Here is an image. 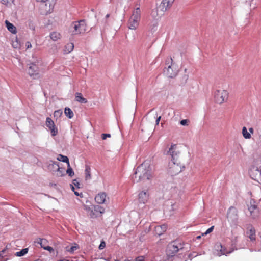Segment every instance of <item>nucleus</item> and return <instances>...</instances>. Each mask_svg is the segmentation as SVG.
I'll return each instance as SVG.
<instances>
[{
  "mask_svg": "<svg viewBox=\"0 0 261 261\" xmlns=\"http://www.w3.org/2000/svg\"><path fill=\"white\" fill-rule=\"evenodd\" d=\"M152 177V171L148 163L144 162L136 169L132 176L134 182L149 180Z\"/></svg>",
  "mask_w": 261,
  "mask_h": 261,
  "instance_id": "f257e3e1",
  "label": "nucleus"
},
{
  "mask_svg": "<svg viewBox=\"0 0 261 261\" xmlns=\"http://www.w3.org/2000/svg\"><path fill=\"white\" fill-rule=\"evenodd\" d=\"M141 11L139 7L136 8L133 11L128 22V27L131 30H136L139 25L141 20Z\"/></svg>",
  "mask_w": 261,
  "mask_h": 261,
  "instance_id": "f03ea898",
  "label": "nucleus"
},
{
  "mask_svg": "<svg viewBox=\"0 0 261 261\" xmlns=\"http://www.w3.org/2000/svg\"><path fill=\"white\" fill-rule=\"evenodd\" d=\"M185 165L181 161H170L169 163L168 171L172 176L176 175L185 169Z\"/></svg>",
  "mask_w": 261,
  "mask_h": 261,
  "instance_id": "7ed1b4c3",
  "label": "nucleus"
},
{
  "mask_svg": "<svg viewBox=\"0 0 261 261\" xmlns=\"http://www.w3.org/2000/svg\"><path fill=\"white\" fill-rule=\"evenodd\" d=\"M166 65L167 67L164 70V72L166 75L171 78L175 77L177 74L178 70L176 65L174 63H173V59L172 58L169 57L167 58L166 60Z\"/></svg>",
  "mask_w": 261,
  "mask_h": 261,
  "instance_id": "20e7f679",
  "label": "nucleus"
},
{
  "mask_svg": "<svg viewBox=\"0 0 261 261\" xmlns=\"http://www.w3.org/2000/svg\"><path fill=\"white\" fill-rule=\"evenodd\" d=\"M183 248V244L179 241H173L167 245L166 250V254L168 256H173Z\"/></svg>",
  "mask_w": 261,
  "mask_h": 261,
  "instance_id": "39448f33",
  "label": "nucleus"
},
{
  "mask_svg": "<svg viewBox=\"0 0 261 261\" xmlns=\"http://www.w3.org/2000/svg\"><path fill=\"white\" fill-rule=\"evenodd\" d=\"M213 95L215 102L218 104H222L227 100L229 94L227 90L220 89L214 91Z\"/></svg>",
  "mask_w": 261,
  "mask_h": 261,
  "instance_id": "423d86ee",
  "label": "nucleus"
},
{
  "mask_svg": "<svg viewBox=\"0 0 261 261\" xmlns=\"http://www.w3.org/2000/svg\"><path fill=\"white\" fill-rule=\"evenodd\" d=\"M87 30V25L85 20L75 21L71 25V31L74 35L84 33Z\"/></svg>",
  "mask_w": 261,
  "mask_h": 261,
  "instance_id": "0eeeda50",
  "label": "nucleus"
},
{
  "mask_svg": "<svg viewBox=\"0 0 261 261\" xmlns=\"http://www.w3.org/2000/svg\"><path fill=\"white\" fill-rule=\"evenodd\" d=\"M56 0H46L40 5V11L41 14L47 15L50 13L54 10L56 4Z\"/></svg>",
  "mask_w": 261,
  "mask_h": 261,
  "instance_id": "6e6552de",
  "label": "nucleus"
},
{
  "mask_svg": "<svg viewBox=\"0 0 261 261\" xmlns=\"http://www.w3.org/2000/svg\"><path fill=\"white\" fill-rule=\"evenodd\" d=\"M250 177L254 180L259 182L261 181V165L259 166L253 165L250 169Z\"/></svg>",
  "mask_w": 261,
  "mask_h": 261,
  "instance_id": "1a4fd4ad",
  "label": "nucleus"
},
{
  "mask_svg": "<svg viewBox=\"0 0 261 261\" xmlns=\"http://www.w3.org/2000/svg\"><path fill=\"white\" fill-rule=\"evenodd\" d=\"M248 209L250 213V216L252 219H256L259 217V208L253 200H250V204L248 205Z\"/></svg>",
  "mask_w": 261,
  "mask_h": 261,
  "instance_id": "9d476101",
  "label": "nucleus"
},
{
  "mask_svg": "<svg viewBox=\"0 0 261 261\" xmlns=\"http://www.w3.org/2000/svg\"><path fill=\"white\" fill-rule=\"evenodd\" d=\"M168 154L171 155V160L173 161H180V152L177 146V145H172L168 151Z\"/></svg>",
  "mask_w": 261,
  "mask_h": 261,
  "instance_id": "9b49d317",
  "label": "nucleus"
},
{
  "mask_svg": "<svg viewBox=\"0 0 261 261\" xmlns=\"http://www.w3.org/2000/svg\"><path fill=\"white\" fill-rule=\"evenodd\" d=\"M227 217L229 221L234 222L238 220V211L233 206L229 207L227 213Z\"/></svg>",
  "mask_w": 261,
  "mask_h": 261,
  "instance_id": "f8f14e48",
  "label": "nucleus"
},
{
  "mask_svg": "<svg viewBox=\"0 0 261 261\" xmlns=\"http://www.w3.org/2000/svg\"><path fill=\"white\" fill-rule=\"evenodd\" d=\"M46 125L50 129L52 136H56L58 134V128L56 126L54 122L49 117H47L46 120Z\"/></svg>",
  "mask_w": 261,
  "mask_h": 261,
  "instance_id": "ddd939ff",
  "label": "nucleus"
},
{
  "mask_svg": "<svg viewBox=\"0 0 261 261\" xmlns=\"http://www.w3.org/2000/svg\"><path fill=\"white\" fill-rule=\"evenodd\" d=\"M215 248L217 251V255L219 256H221L223 255H226L231 252V251H227V249L223 246L220 243L216 244Z\"/></svg>",
  "mask_w": 261,
  "mask_h": 261,
  "instance_id": "4468645a",
  "label": "nucleus"
},
{
  "mask_svg": "<svg viewBox=\"0 0 261 261\" xmlns=\"http://www.w3.org/2000/svg\"><path fill=\"white\" fill-rule=\"evenodd\" d=\"M28 73L31 76L35 78L39 75L38 66L34 63H31L29 65Z\"/></svg>",
  "mask_w": 261,
  "mask_h": 261,
  "instance_id": "2eb2a0df",
  "label": "nucleus"
},
{
  "mask_svg": "<svg viewBox=\"0 0 261 261\" xmlns=\"http://www.w3.org/2000/svg\"><path fill=\"white\" fill-rule=\"evenodd\" d=\"M175 0H162L160 7L161 10L166 11L171 8Z\"/></svg>",
  "mask_w": 261,
  "mask_h": 261,
  "instance_id": "dca6fc26",
  "label": "nucleus"
},
{
  "mask_svg": "<svg viewBox=\"0 0 261 261\" xmlns=\"http://www.w3.org/2000/svg\"><path fill=\"white\" fill-rule=\"evenodd\" d=\"M247 235L251 241H255L256 239L255 230L251 225H249L247 227Z\"/></svg>",
  "mask_w": 261,
  "mask_h": 261,
  "instance_id": "f3484780",
  "label": "nucleus"
},
{
  "mask_svg": "<svg viewBox=\"0 0 261 261\" xmlns=\"http://www.w3.org/2000/svg\"><path fill=\"white\" fill-rule=\"evenodd\" d=\"M149 197V194L147 191H142L138 195V199L140 202L143 204L147 202Z\"/></svg>",
  "mask_w": 261,
  "mask_h": 261,
  "instance_id": "a211bd4d",
  "label": "nucleus"
},
{
  "mask_svg": "<svg viewBox=\"0 0 261 261\" xmlns=\"http://www.w3.org/2000/svg\"><path fill=\"white\" fill-rule=\"evenodd\" d=\"M107 195L105 192L98 193L95 197V201L99 204L104 203L106 200Z\"/></svg>",
  "mask_w": 261,
  "mask_h": 261,
  "instance_id": "6ab92c4d",
  "label": "nucleus"
},
{
  "mask_svg": "<svg viewBox=\"0 0 261 261\" xmlns=\"http://www.w3.org/2000/svg\"><path fill=\"white\" fill-rule=\"evenodd\" d=\"M167 229V226L166 224H163L162 225H159L155 227L154 228V231L155 233L158 235L160 236L164 232L166 231Z\"/></svg>",
  "mask_w": 261,
  "mask_h": 261,
  "instance_id": "aec40b11",
  "label": "nucleus"
},
{
  "mask_svg": "<svg viewBox=\"0 0 261 261\" xmlns=\"http://www.w3.org/2000/svg\"><path fill=\"white\" fill-rule=\"evenodd\" d=\"M6 27L9 32L11 33L16 34L17 32V28L12 23L10 22L8 20H6L5 21Z\"/></svg>",
  "mask_w": 261,
  "mask_h": 261,
  "instance_id": "412c9836",
  "label": "nucleus"
},
{
  "mask_svg": "<svg viewBox=\"0 0 261 261\" xmlns=\"http://www.w3.org/2000/svg\"><path fill=\"white\" fill-rule=\"evenodd\" d=\"M93 211L96 213H99V214H103V213H104L105 210L101 206L98 205H95L94 206L93 210H92V213L93 214V215L92 216L91 215V217H96V216H94L95 214L93 212Z\"/></svg>",
  "mask_w": 261,
  "mask_h": 261,
  "instance_id": "4be33fe9",
  "label": "nucleus"
},
{
  "mask_svg": "<svg viewBox=\"0 0 261 261\" xmlns=\"http://www.w3.org/2000/svg\"><path fill=\"white\" fill-rule=\"evenodd\" d=\"M75 101L82 103H86L87 102V99L83 97L82 94L81 93L79 92L75 93Z\"/></svg>",
  "mask_w": 261,
  "mask_h": 261,
  "instance_id": "5701e85b",
  "label": "nucleus"
},
{
  "mask_svg": "<svg viewBox=\"0 0 261 261\" xmlns=\"http://www.w3.org/2000/svg\"><path fill=\"white\" fill-rule=\"evenodd\" d=\"M53 166L57 169V175L58 176H62L64 175V169L60 168L58 164L54 163Z\"/></svg>",
  "mask_w": 261,
  "mask_h": 261,
  "instance_id": "b1692460",
  "label": "nucleus"
},
{
  "mask_svg": "<svg viewBox=\"0 0 261 261\" xmlns=\"http://www.w3.org/2000/svg\"><path fill=\"white\" fill-rule=\"evenodd\" d=\"M49 36L51 39L54 41H57L61 37L60 33L57 32H53L50 33Z\"/></svg>",
  "mask_w": 261,
  "mask_h": 261,
  "instance_id": "393cba45",
  "label": "nucleus"
},
{
  "mask_svg": "<svg viewBox=\"0 0 261 261\" xmlns=\"http://www.w3.org/2000/svg\"><path fill=\"white\" fill-rule=\"evenodd\" d=\"M85 179L89 180L91 178V168L89 166H86L85 170Z\"/></svg>",
  "mask_w": 261,
  "mask_h": 261,
  "instance_id": "a878e982",
  "label": "nucleus"
},
{
  "mask_svg": "<svg viewBox=\"0 0 261 261\" xmlns=\"http://www.w3.org/2000/svg\"><path fill=\"white\" fill-rule=\"evenodd\" d=\"M64 113L65 115L70 119L73 118L74 116L73 112L69 108H65Z\"/></svg>",
  "mask_w": 261,
  "mask_h": 261,
  "instance_id": "bb28decb",
  "label": "nucleus"
},
{
  "mask_svg": "<svg viewBox=\"0 0 261 261\" xmlns=\"http://www.w3.org/2000/svg\"><path fill=\"white\" fill-rule=\"evenodd\" d=\"M57 160L60 161H62L63 162L67 163L68 166H69V159L67 156L63 155L62 154H59L57 157Z\"/></svg>",
  "mask_w": 261,
  "mask_h": 261,
  "instance_id": "cd10ccee",
  "label": "nucleus"
},
{
  "mask_svg": "<svg viewBox=\"0 0 261 261\" xmlns=\"http://www.w3.org/2000/svg\"><path fill=\"white\" fill-rule=\"evenodd\" d=\"M242 134L243 137L245 139H250L251 137L250 134L248 132L247 128L246 127H243Z\"/></svg>",
  "mask_w": 261,
  "mask_h": 261,
  "instance_id": "c85d7f7f",
  "label": "nucleus"
},
{
  "mask_svg": "<svg viewBox=\"0 0 261 261\" xmlns=\"http://www.w3.org/2000/svg\"><path fill=\"white\" fill-rule=\"evenodd\" d=\"M74 48V45L72 43H69L65 46V51L67 53L72 51Z\"/></svg>",
  "mask_w": 261,
  "mask_h": 261,
  "instance_id": "c756f323",
  "label": "nucleus"
},
{
  "mask_svg": "<svg viewBox=\"0 0 261 261\" xmlns=\"http://www.w3.org/2000/svg\"><path fill=\"white\" fill-rule=\"evenodd\" d=\"M78 246L75 245L70 247H66V249L67 251L70 252V253H73L75 250H76L78 249Z\"/></svg>",
  "mask_w": 261,
  "mask_h": 261,
  "instance_id": "7c9ffc66",
  "label": "nucleus"
},
{
  "mask_svg": "<svg viewBox=\"0 0 261 261\" xmlns=\"http://www.w3.org/2000/svg\"><path fill=\"white\" fill-rule=\"evenodd\" d=\"M28 249L24 248L22 249L20 251L16 253V255L17 256H22L28 253Z\"/></svg>",
  "mask_w": 261,
  "mask_h": 261,
  "instance_id": "2f4dec72",
  "label": "nucleus"
},
{
  "mask_svg": "<svg viewBox=\"0 0 261 261\" xmlns=\"http://www.w3.org/2000/svg\"><path fill=\"white\" fill-rule=\"evenodd\" d=\"M14 0H1V3L7 6H11L12 4L14 3Z\"/></svg>",
  "mask_w": 261,
  "mask_h": 261,
  "instance_id": "473e14b6",
  "label": "nucleus"
},
{
  "mask_svg": "<svg viewBox=\"0 0 261 261\" xmlns=\"http://www.w3.org/2000/svg\"><path fill=\"white\" fill-rule=\"evenodd\" d=\"M48 243V241L45 239H40L39 242H38V243H39L41 246L42 248H44V247H46L47 245V244Z\"/></svg>",
  "mask_w": 261,
  "mask_h": 261,
  "instance_id": "72a5a7b5",
  "label": "nucleus"
},
{
  "mask_svg": "<svg viewBox=\"0 0 261 261\" xmlns=\"http://www.w3.org/2000/svg\"><path fill=\"white\" fill-rule=\"evenodd\" d=\"M28 25L30 29L34 31L35 29V25L34 22L31 20H29L28 21Z\"/></svg>",
  "mask_w": 261,
  "mask_h": 261,
  "instance_id": "f704fd0d",
  "label": "nucleus"
},
{
  "mask_svg": "<svg viewBox=\"0 0 261 261\" xmlns=\"http://www.w3.org/2000/svg\"><path fill=\"white\" fill-rule=\"evenodd\" d=\"M66 173L69 175V176L72 177L74 175V172L70 166H68V168L66 170Z\"/></svg>",
  "mask_w": 261,
  "mask_h": 261,
  "instance_id": "c9c22d12",
  "label": "nucleus"
},
{
  "mask_svg": "<svg viewBox=\"0 0 261 261\" xmlns=\"http://www.w3.org/2000/svg\"><path fill=\"white\" fill-rule=\"evenodd\" d=\"M62 114V111L61 110L55 111L54 113V117H60Z\"/></svg>",
  "mask_w": 261,
  "mask_h": 261,
  "instance_id": "e433bc0d",
  "label": "nucleus"
},
{
  "mask_svg": "<svg viewBox=\"0 0 261 261\" xmlns=\"http://www.w3.org/2000/svg\"><path fill=\"white\" fill-rule=\"evenodd\" d=\"M214 226H212V227H211L210 228H209L204 233H203L202 234V236H205L210 233H211V232H212V231L214 229Z\"/></svg>",
  "mask_w": 261,
  "mask_h": 261,
  "instance_id": "4c0bfd02",
  "label": "nucleus"
},
{
  "mask_svg": "<svg viewBox=\"0 0 261 261\" xmlns=\"http://www.w3.org/2000/svg\"><path fill=\"white\" fill-rule=\"evenodd\" d=\"M189 120L187 119H184L180 121V123L181 125L183 126H187L188 125Z\"/></svg>",
  "mask_w": 261,
  "mask_h": 261,
  "instance_id": "58836bf2",
  "label": "nucleus"
},
{
  "mask_svg": "<svg viewBox=\"0 0 261 261\" xmlns=\"http://www.w3.org/2000/svg\"><path fill=\"white\" fill-rule=\"evenodd\" d=\"M111 136L110 134H101V139L102 140H105L107 137L110 138Z\"/></svg>",
  "mask_w": 261,
  "mask_h": 261,
  "instance_id": "ea45409f",
  "label": "nucleus"
},
{
  "mask_svg": "<svg viewBox=\"0 0 261 261\" xmlns=\"http://www.w3.org/2000/svg\"><path fill=\"white\" fill-rule=\"evenodd\" d=\"M72 185L75 187H76L78 189L80 188V183L76 179L73 180L72 182Z\"/></svg>",
  "mask_w": 261,
  "mask_h": 261,
  "instance_id": "a19ab883",
  "label": "nucleus"
},
{
  "mask_svg": "<svg viewBox=\"0 0 261 261\" xmlns=\"http://www.w3.org/2000/svg\"><path fill=\"white\" fill-rule=\"evenodd\" d=\"M145 257L144 256H140L136 258L135 261H144Z\"/></svg>",
  "mask_w": 261,
  "mask_h": 261,
  "instance_id": "79ce46f5",
  "label": "nucleus"
},
{
  "mask_svg": "<svg viewBox=\"0 0 261 261\" xmlns=\"http://www.w3.org/2000/svg\"><path fill=\"white\" fill-rule=\"evenodd\" d=\"M43 249L46 250H47V251H49L50 252H51L54 251V249L51 247H50V246H46V247H44Z\"/></svg>",
  "mask_w": 261,
  "mask_h": 261,
  "instance_id": "37998d69",
  "label": "nucleus"
},
{
  "mask_svg": "<svg viewBox=\"0 0 261 261\" xmlns=\"http://www.w3.org/2000/svg\"><path fill=\"white\" fill-rule=\"evenodd\" d=\"M25 47H26V48L28 49H30L32 48V44L29 41H27L26 43H25Z\"/></svg>",
  "mask_w": 261,
  "mask_h": 261,
  "instance_id": "c03bdc74",
  "label": "nucleus"
},
{
  "mask_svg": "<svg viewBox=\"0 0 261 261\" xmlns=\"http://www.w3.org/2000/svg\"><path fill=\"white\" fill-rule=\"evenodd\" d=\"M105 246H106L105 242L104 241H102L101 242V243L99 246V249L100 250L103 249L105 247Z\"/></svg>",
  "mask_w": 261,
  "mask_h": 261,
  "instance_id": "a18cd8bd",
  "label": "nucleus"
},
{
  "mask_svg": "<svg viewBox=\"0 0 261 261\" xmlns=\"http://www.w3.org/2000/svg\"><path fill=\"white\" fill-rule=\"evenodd\" d=\"M74 194H75L76 196H80V197H83V194H82V192L79 193L77 191H75L74 192Z\"/></svg>",
  "mask_w": 261,
  "mask_h": 261,
  "instance_id": "49530a36",
  "label": "nucleus"
},
{
  "mask_svg": "<svg viewBox=\"0 0 261 261\" xmlns=\"http://www.w3.org/2000/svg\"><path fill=\"white\" fill-rule=\"evenodd\" d=\"M161 116H159L158 117H157L156 119V125H158L159 124V122H160V121L161 120Z\"/></svg>",
  "mask_w": 261,
  "mask_h": 261,
  "instance_id": "de8ad7c7",
  "label": "nucleus"
},
{
  "mask_svg": "<svg viewBox=\"0 0 261 261\" xmlns=\"http://www.w3.org/2000/svg\"><path fill=\"white\" fill-rule=\"evenodd\" d=\"M70 187H71V188L73 192H74L75 191V188H74V186L72 184H70Z\"/></svg>",
  "mask_w": 261,
  "mask_h": 261,
  "instance_id": "09e8293b",
  "label": "nucleus"
},
{
  "mask_svg": "<svg viewBox=\"0 0 261 261\" xmlns=\"http://www.w3.org/2000/svg\"><path fill=\"white\" fill-rule=\"evenodd\" d=\"M12 45H13V47H14V48H17V47H18V43H17V42H16V44H15L14 43H13V44H12Z\"/></svg>",
  "mask_w": 261,
  "mask_h": 261,
  "instance_id": "8fccbe9b",
  "label": "nucleus"
},
{
  "mask_svg": "<svg viewBox=\"0 0 261 261\" xmlns=\"http://www.w3.org/2000/svg\"><path fill=\"white\" fill-rule=\"evenodd\" d=\"M249 132H250L251 133H253V128H250L249 129Z\"/></svg>",
  "mask_w": 261,
  "mask_h": 261,
  "instance_id": "3c124183",
  "label": "nucleus"
},
{
  "mask_svg": "<svg viewBox=\"0 0 261 261\" xmlns=\"http://www.w3.org/2000/svg\"><path fill=\"white\" fill-rule=\"evenodd\" d=\"M201 238V236H197V239H200Z\"/></svg>",
  "mask_w": 261,
  "mask_h": 261,
  "instance_id": "603ef678",
  "label": "nucleus"
},
{
  "mask_svg": "<svg viewBox=\"0 0 261 261\" xmlns=\"http://www.w3.org/2000/svg\"><path fill=\"white\" fill-rule=\"evenodd\" d=\"M109 16H110V15H109V14H107V15H106V17H107V18H108V17H109Z\"/></svg>",
  "mask_w": 261,
  "mask_h": 261,
  "instance_id": "864d4df0",
  "label": "nucleus"
},
{
  "mask_svg": "<svg viewBox=\"0 0 261 261\" xmlns=\"http://www.w3.org/2000/svg\"><path fill=\"white\" fill-rule=\"evenodd\" d=\"M123 0H120L121 2H122Z\"/></svg>",
  "mask_w": 261,
  "mask_h": 261,
  "instance_id": "5fc2aeb1",
  "label": "nucleus"
},
{
  "mask_svg": "<svg viewBox=\"0 0 261 261\" xmlns=\"http://www.w3.org/2000/svg\"><path fill=\"white\" fill-rule=\"evenodd\" d=\"M67 261H69V260H67Z\"/></svg>",
  "mask_w": 261,
  "mask_h": 261,
  "instance_id": "6e6d98bb",
  "label": "nucleus"
}]
</instances>
